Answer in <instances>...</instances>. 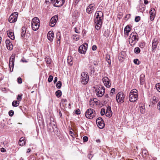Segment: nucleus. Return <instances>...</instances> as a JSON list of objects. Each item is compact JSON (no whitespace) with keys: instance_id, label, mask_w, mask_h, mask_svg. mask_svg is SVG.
I'll list each match as a JSON object with an SVG mask.
<instances>
[{"instance_id":"nucleus-11","label":"nucleus","mask_w":160,"mask_h":160,"mask_svg":"<svg viewBox=\"0 0 160 160\" xmlns=\"http://www.w3.org/2000/svg\"><path fill=\"white\" fill-rule=\"evenodd\" d=\"M18 16V13L14 12L9 17L8 21L10 23H13L16 21Z\"/></svg>"},{"instance_id":"nucleus-33","label":"nucleus","mask_w":160,"mask_h":160,"mask_svg":"<svg viewBox=\"0 0 160 160\" xmlns=\"http://www.w3.org/2000/svg\"><path fill=\"white\" fill-rule=\"evenodd\" d=\"M115 88H112L111 90L110 94L111 96L113 95L115 93Z\"/></svg>"},{"instance_id":"nucleus-54","label":"nucleus","mask_w":160,"mask_h":160,"mask_svg":"<svg viewBox=\"0 0 160 160\" xmlns=\"http://www.w3.org/2000/svg\"><path fill=\"white\" fill-rule=\"evenodd\" d=\"M75 31L76 33H80V32H79L78 30L76 28H75Z\"/></svg>"},{"instance_id":"nucleus-51","label":"nucleus","mask_w":160,"mask_h":160,"mask_svg":"<svg viewBox=\"0 0 160 160\" xmlns=\"http://www.w3.org/2000/svg\"><path fill=\"white\" fill-rule=\"evenodd\" d=\"M140 110L141 112L142 113H144V112H145L144 109L142 107L140 108Z\"/></svg>"},{"instance_id":"nucleus-24","label":"nucleus","mask_w":160,"mask_h":160,"mask_svg":"<svg viewBox=\"0 0 160 160\" xmlns=\"http://www.w3.org/2000/svg\"><path fill=\"white\" fill-rule=\"evenodd\" d=\"M130 27L129 26H126L124 29V33L125 34L128 35L129 32L130 31Z\"/></svg>"},{"instance_id":"nucleus-48","label":"nucleus","mask_w":160,"mask_h":160,"mask_svg":"<svg viewBox=\"0 0 160 160\" xmlns=\"http://www.w3.org/2000/svg\"><path fill=\"white\" fill-rule=\"evenodd\" d=\"M140 83L141 84L143 85L144 83V80L141 77L140 79Z\"/></svg>"},{"instance_id":"nucleus-46","label":"nucleus","mask_w":160,"mask_h":160,"mask_svg":"<svg viewBox=\"0 0 160 160\" xmlns=\"http://www.w3.org/2000/svg\"><path fill=\"white\" fill-rule=\"evenodd\" d=\"M83 140L84 142H86L88 141V138L87 136H84L83 138Z\"/></svg>"},{"instance_id":"nucleus-43","label":"nucleus","mask_w":160,"mask_h":160,"mask_svg":"<svg viewBox=\"0 0 160 160\" xmlns=\"http://www.w3.org/2000/svg\"><path fill=\"white\" fill-rule=\"evenodd\" d=\"M14 114V112L13 110H10L9 112V115L10 116H12Z\"/></svg>"},{"instance_id":"nucleus-27","label":"nucleus","mask_w":160,"mask_h":160,"mask_svg":"<svg viewBox=\"0 0 160 160\" xmlns=\"http://www.w3.org/2000/svg\"><path fill=\"white\" fill-rule=\"evenodd\" d=\"M158 101L157 98L155 96L153 97L151 99V102L153 104H154L157 102Z\"/></svg>"},{"instance_id":"nucleus-7","label":"nucleus","mask_w":160,"mask_h":160,"mask_svg":"<svg viewBox=\"0 0 160 160\" xmlns=\"http://www.w3.org/2000/svg\"><path fill=\"white\" fill-rule=\"evenodd\" d=\"M124 96L121 92H118L116 95V100L118 103H122L124 101Z\"/></svg>"},{"instance_id":"nucleus-21","label":"nucleus","mask_w":160,"mask_h":160,"mask_svg":"<svg viewBox=\"0 0 160 160\" xmlns=\"http://www.w3.org/2000/svg\"><path fill=\"white\" fill-rule=\"evenodd\" d=\"M97 124L99 128L102 129L104 127V123L103 121L98 122V123Z\"/></svg>"},{"instance_id":"nucleus-15","label":"nucleus","mask_w":160,"mask_h":160,"mask_svg":"<svg viewBox=\"0 0 160 160\" xmlns=\"http://www.w3.org/2000/svg\"><path fill=\"white\" fill-rule=\"evenodd\" d=\"M6 44L7 49L9 50H12L13 48V46L9 39H7L6 40Z\"/></svg>"},{"instance_id":"nucleus-4","label":"nucleus","mask_w":160,"mask_h":160,"mask_svg":"<svg viewBox=\"0 0 160 160\" xmlns=\"http://www.w3.org/2000/svg\"><path fill=\"white\" fill-rule=\"evenodd\" d=\"M39 20L37 17L33 18L32 21L31 26L32 30L36 31L38 29L40 25Z\"/></svg>"},{"instance_id":"nucleus-35","label":"nucleus","mask_w":160,"mask_h":160,"mask_svg":"<svg viewBox=\"0 0 160 160\" xmlns=\"http://www.w3.org/2000/svg\"><path fill=\"white\" fill-rule=\"evenodd\" d=\"M73 37L74 40L76 41H77L79 39V38L78 37V35H77L75 34L73 35Z\"/></svg>"},{"instance_id":"nucleus-9","label":"nucleus","mask_w":160,"mask_h":160,"mask_svg":"<svg viewBox=\"0 0 160 160\" xmlns=\"http://www.w3.org/2000/svg\"><path fill=\"white\" fill-rule=\"evenodd\" d=\"M88 44L87 43H84L80 46L78 48V52L82 54H85L87 49Z\"/></svg>"},{"instance_id":"nucleus-42","label":"nucleus","mask_w":160,"mask_h":160,"mask_svg":"<svg viewBox=\"0 0 160 160\" xmlns=\"http://www.w3.org/2000/svg\"><path fill=\"white\" fill-rule=\"evenodd\" d=\"M67 102V100L66 99H62L61 100V102L65 105L66 104V102Z\"/></svg>"},{"instance_id":"nucleus-64","label":"nucleus","mask_w":160,"mask_h":160,"mask_svg":"<svg viewBox=\"0 0 160 160\" xmlns=\"http://www.w3.org/2000/svg\"><path fill=\"white\" fill-rule=\"evenodd\" d=\"M105 98H108V94L105 95Z\"/></svg>"},{"instance_id":"nucleus-28","label":"nucleus","mask_w":160,"mask_h":160,"mask_svg":"<svg viewBox=\"0 0 160 160\" xmlns=\"http://www.w3.org/2000/svg\"><path fill=\"white\" fill-rule=\"evenodd\" d=\"M93 10L95 9V7L94 4H90L87 8L86 10Z\"/></svg>"},{"instance_id":"nucleus-19","label":"nucleus","mask_w":160,"mask_h":160,"mask_svg":"<svg viewBox=\"0 0 160 160\" xmlns=\"http://www.w3.org/2000/svg\"><path fill=\"white\" fill-rule=\"evenodd\" d=\"M156 11H150V19L151 21L154 20L156 15Z\"/></svg>"},{"instance_id":"nucleus-55","label":"nucleus","mask_w":160,"mask_h":160,"mask_svg":"<svg viewBox=\"0 0 160 160\" xmlns=\"http://www.w3.org/2000/svg\"><path fill=\"white\" fill-rule=\"evenodd\" d=\"M57 80H58V78L57 77H55L54 78V81H53V82H54V83H55V82H56L57 81Z\"/></svg>"},{"instance_id":"nucleus-31","label":"nucleus","mask_w":160,"mask_h":160,"mask_svg":"<svg viewBox=\"0 0 160 160\" xmlns=\"http://www.w3.org/2000/svg\"><path fill=\"white\" fill-rule=\"evenodd\" d=\"M140 52V49L138 47L135 48L134 49V52L137 54H138Z\"/></svg>"},{"instance_id":"nucleus-39","label":"nucleus","mask_w":160,"mask_h":160,"mask_svg":"<svg viewBox=\"0 0 160 160\" xmlns=\"http://www.w3.org/2000/svg\"><path fill=\"white\" fill-rule=\"evenodd\" d=\"M140 19V17L139 16H137L135 18V21L136 22H138Z\"/></svg>"},{"instance_id":"nucleus-25","label":"nucleus","mask_w":160,"mask_h":160,"mask_svg":"<svg viewBox=\"0 0 160 160\" xmlns=\"http://www.w3.org/2000/svg\"><path fill=\"white\" fill-rule=\"evenodd\" d=\"M72 58L71 56H69L67 58L68 63L70 65H72L73 62H72Z\"/></svg>"},{"instance_id":"nucleus-17","label":"nucleus","mask_w":160,"mask_h":160,"mask_svg":"<svg viewBox=\"0 0 160 160\" xmlns=\"http://www.w3.org/2000/svg\"><path fill=\"white\" fill-rule=\"evenodd\" d=\"M48 39L50 41H52L54 38V33L52 31H49L47 35Z\"/></svg>"},{"instance_id":"nucleus-47","label":"nucleus","mask_w":160,"mask_h":160,"mask_svg":"<svg viewBox=\"0 0 160 160\" xmlns=\"http://www.w3.org/2000/svg\"><path fill=\"white\" fill-rule=\"evenodd\" d=\"M18 82L19 83L21 84L22 83V79L20 77H19L18 78Z\"/></svg>"},{"instance_id":"nucleus-52","label":"nucleus","mask_w":160,"mask_h":160,"mask_svg":"<svg viewBox=\"0 0 160 160\" xmlns=\"http://www.w3.org/2000/svg\"><path fill=\"white\" fill-rule=\"evenodd\" d=\"M157 108L158 110L160 111V101L158 103Z\"/></svg>"},{"instance_id":"nucleus-18","label":"nucleus","mask_w":160,"mask_h":160,"mask_svg":"<svg viewBox=\"0 0 160 160\" xmlns=\"http://www.w3.org/2000/svg\"><path fill=\"white\" fill-rule=\"evenodd\" d=\"M8 36L12 40H14L15 36L13 32L11 31H8L7 32Z\"/></svg>"},{"instance_id":"nucleus-61","label":"nucleus","mask_w":160,"mask_h":160,"mask_svg":"<svg viewBox=\"0 0 160 160\" xmlns=\"http://www.w3.org/2000/svg\"><path fill=\"white\" fill-rule=\"evenodd\" d=\"M80 0H75V2L76 4H77L79 2V1H80Z\"/></svg>"},{"instance_id":"nucleus-23","label":"nucleus","mask_w":160,"mask_h":160,"mask_svg":"<svg viewBox=\"0 0 160 160\" xmlns=\"http://www.w3.org/2000/svg\"><path fill=\"white\" fill-rule=\"evenodd\" d=\"M61 33L59 32H57L56 35V38H57V43L58 44H60V40L61 39Z\"/></svg>"},{"instance_id":"nucleus-44","label":"nucleus","mask_w":160,"mask_h":160,"mask_svg":"<svg viewBox=\"0 0 160 160\" xmlns=\"http://www.w3.org/2000/svg\"><path fill=\"white\" fill-rule=\"evenodd\" d=\"M46 62L48 64H49L51 62V60L50 59L47 58L45 60Z\"/></svg>"},{"instance_id":"nucleus-56","label":"nucleus","mask_w":160,"mask_h":160,"mask_svg":"<svg viewBox=\"0 0 160 160\" xmlns=\"http://www.w3.org/2000/svg\"><path fill=\"white\" fill-rule=\"evenodd\" d=\"M148 3V2L147 0H144V3L145 4H147Z\"/></svg>"},{"instance_id":"nucleus-63","label":"nucleus","mask_w":160,"mask_h":160,"mask_svg":"<svg viewBox=\"0 0 160 160\" xmlns=\"http://www.w3.org/2000/svg\"><path fill=\"white\" fill-rule=\"evenodd\" d=\"M59 115H60V117H62V114L60 111V112H59Z\"/></svg>"},{"instance_id":"nucleus-57","label":"nucleus","mask_w":160,"mask_h":160,"mask_svg":"<svg viewBox=\"0 0 160 160\" xmlns=\"http://www.w3.org/2000/svg\"><path fill=\"white\" fill-rule=\"evenodd\" d=\"M46 2H52V0H46Z\"/></svg>"},{"instance_id":"nucleus-2","label":"nucleus","mask_w":160,"mask_h":160,"mask_svg":"<svg viewBox=\"0 0 160 160\" xmlns=\"http://www.w3.org/2000/svg\"><path fill=\"white\" fill-rule=\"evenodd\" d=\"M138 36L136 32H132L129 38V42L131 45L133 47L138 41Z\"/></svg>"},{"instance_id":"nucleus-16","label":"nucleus","mask_w":160,"mask_h":160,"mask_svg":"<svg viewBox=\"0 0 160 160\" xmlns=\"http://www.w3.org/2000/svg\"><path fill=\"white\" fill-rule=\"evenodd\" d=\"M112 112L111 110V108L110 106H108L107 108L106 112V116L108 117H111L112 115Z\"/></svg>"},{"instance_id":"nucleus-58","label":"nucleus","mask_w":160,"mask_h":160,"mask_svg":"<svg viewBox=\"0 0 160 160\" xmlns=\"http://www.w3.org/2000/svg\"><path fill=\"white\" fill-rule=\"evenodd\" d=\"M142 152L144 153V154H146L147 153V150H144L143 151H142Z\"/></svg>"},{"instance_id":"nucleus-60","label":"nucleus","mask_w":160,"mask_h":160,"mask_svg":"<svg viewBox=\"0 0 160 160\" xmlns=\"http://www.w3.org/2000/svg\"><path fill=\"white\" fill-rule=\"evenodd\" d=\"M31 151V149L30 148H28L27 150V153H29V152Z\"/></svg>"},{"instance_id":"nucleus-32","label":"nucleus","mask_w":160,"mask_h":160,"mask_svg":"<svg viewBox=\"0 0 160 160\" xmlns=\"http://www.w3.org/2000/svg\"><path fill=\"white\" fill-rule=\"evenodd\" d=\"M61 86H62V82L60 81H58L56 85V87L58 88H60L61 87Z\"/></svg>"},{"instance_id":"nucleus-12","label":"nucleus","mask_w":160,"mask_h":160,"mask_svg":"<svg viewBox=\"0 0 160 160\" xmlns=\"http://www.w3.org/2000/svg\"><path fill=\"white\" fill-rule=\"evenodd\" d=\"M58 16L55 15L51 18L50 22V25L51 27H53L56 24L58 19Z\"/></svg>"},{"instance_id":"nucleus-50","label":"nucleus","mask_w":160,"mask_h":160,"mask_svg":"<svg viewBox=\"0 0 160 160\" xmlns=\"http://www.w3.org/2000/svg\"><path fill=\"white\" fill-rule=\"evenodd\" d=\"M97 46L95 45H93L92 47V49L93 51H95L97 49Z\"/></svg>"},{"instance_id":"nucleus-36","label":"nucleus","mask_w":160,"mask_h":160,"mask_svg":"<svg viewBox=\"0 0 160 160\" xmlns=\"http://www.w3.org/2000/svg\"><path fill=\"white\" fill-rule=\"evenodd\" d=\"M134 63L137 65H139L140 64V62L138 59H136L134 60Z\"/></svg>"},{"instance_id":"nucleus-37","label":"nucleus","mask_w":160,"mask_h":160,"mask_svg":"<svg viewBox=\"0 0 160 160\" xmlns=\"http://www.w3.org/2000/svg\"><path fill=\"white\" fill-rule=\"evenodd\" d=\"M105 109L104 108H102L101 110V115L103 116L105 114Z\"/></svg>"},{"instance_id":"nucleus-20","label":"nucleus","mask_w":160,"mask_h":160,"mask_svg":"<svg viewBox=\"0 0 160 160\" xmlns=\"http://www.w3.org/2000/svg\"><path fill=\"white\" fill-rule=\"evenodd\" d=\"M124 52H121L118 55V59L121 62H122L124 59Z\"/></svg>"},{"instance_id":"nucleus-34","label":"nucleus","mask_w":160,"mask_h":160,"mask_svg":"<svg viewBox=\"0 0 160 160\" xmlns=\"http://www.w3.org/2000/svg\"><path fill=\"white\" fill-rule=\"evenodd\" d=\"M156 88L157 90L160 92V83L157 84L156 85Z\"/></svg>"},{"instance_id":"nucleus-3","label":"nucleus","mask_w":160,"mask_h":160,"mask_svg":"<svg viewBox=\"0 0 160 160\" xmlns=\"http://www.w3.org/2000/svg\"><path fill=\"white\" fill-rule=\"evenodd\" d=\"M129 101L132 102L136 101L138 99L137 90L136 89L132 90L129 94Z\"/></svg>"},{"instance_id":"nucleus-53","label":"nucleus","mask_w":160,"mask_h":160,"mask_svg":"<svg viewBox=\"0 0 160 160\" xmlns=\"http://www.w3.org/2000/svg\"><path fill=\"white\" fill-rule=\"evenodd\" d=\"M1 151L2 152H6V149L3 148H1Z\"/></svg>"},{"instance_id":"nucleus-6","label":"nucleus","mask_w":160,"mask_h":160,"mask_svg":"<svg viewBox=\"0 0 160 160\" xmlns=\"http://www.w3.org/2000/svg\"><path fill=\"white\" fill-rule=\"evenodd\" d=\"M81 82L83 84H86L89 80V76L88 74L83 72L81 74Z\"/></svg>"},{"instance_id":"nucleus-62","label":"nucleus","mask_w":160,"mask_h":160,"mask_svg":"<svg viewBox=\"0 0 160 160\" xmlns=\"http://www.w3.org/2000/svg\"><path fill=\"white\" fill-rule=\"evenodd\" d=\"M88 13H90L92 12V11H86Z\"/></svg>"},{"instance_id":"nucleus-1","label":"nucleus","mask_w":160,"mask_h":160,"mask_svg":"<svg viewBox=\"0 0 160 160\" xmlns=\"http://www.w3.org/2000/svg\"><path fill=\"white\" fill-rule=\"evenodd\" d=\"M95 25L96 29L99 30L102 26L103 18V13L101 11H97L95 14Z\"/></svg>"},{"instance_id":"nucleus-8","label":"nucleus","mask_w":160,"mask_h":160,"mask_svg":"<svg viewBox=\"0 0 160 160\" xmlns=\"http://www.w3.org/2000/svg\"><path fill=\"white\" fill-rule=\"evenodd\" d=\"M105 92L104 87L101 86L98 88L96 89V95L98 97H101L104 95Z\"/></svg>"},{"instance_id":"nucleus-22","label":"nucleus","mask_w":160,"mask_h":160,"mask_svg":"<svg viewBox=\"0 0 160 160\" xmlns=\"http://www.w3.org/2000/svg\"><path fill=\"white\" fill-rule=\"evenodd\" d=\"M25 139L24 137H21L19 141V145L20 146H23L25 144Z\"/></svg>"},{"instance_id":"nucleus-49","label":"nucleus","mask_w":160,"mask_h":160,"mask_svg":"<svg viewBox=\"0 0 160 160\" xmlns=\"http://www.w3.org/2000/svg\"><path fill=\"white\" fill-rule=\"evenodd\" d=\"M75 112L77 114L79 115L80 114V111L79 109L76 110Z\"/></svg>"},{"instance_id":"nucleus-29","label":"nucleus","mask_w":160,"mask_h":160,"mask_svg":"<svg viewBox=\"0 0 160 160\" xmlns=\"http://www.w3.org/2000/svg\"><path fill=\"white\" fill-rule=\"evenodd\" d=\"M19 104V101H14L12 102V106L14 107H17L18 106Z\"/></svg>"},{"instance_id":"nucleus-30","label":"nucleus","mask_w":160,"mask_h":160,"mask_svg":"<svg viewBox=\"0 0 160 160\" xmlns=\"http://www.w3.org/2000/svg\"><path fill=\"white\" fill-rule=\"evenodd\" d=\"M62 95V92L61 90H58L56 92V95L58 98L60 97Z\"/></svg>"},{"instance_id":"nucleus-41","label":"nucleus","mask_w":160,"mask_h":160,"mask_svg":"<svg viewBox=\"0 0 160 160\" xmlns=\"http://www.w3.org/2000/svg\"><path fill=\"white\" fill-rule=\"evenodd\" d=\"M17 99L18 100V101H21L22 99V95H18Z\"/></svg>"},{"instance_id":"nucleus-40","label":"nucleus","mask_w":160,"mask_h":160,"mask_svg":"<svg viewBox=\"0 0 160 160\" xmlns=\"http://www.w3.org/2000/svg\"><path fill=\"white\" fill-rule=\"evenodd\" d=\"M109 35V34L108 33V30L107 31H105L104 33V35L105 37H107V36H108Z\"/></svg>"},{"instance_id":"nucleus-5","label":"nucleus","mask_w":160,"mask_h":160,"mask_svg":"<svg viewBox=\"0 0 160 160\" xmlns=\"http://www.w3.org/2000/svg\"><path fill=\"white\" fill-rule=\"evenodd\" d=\"M96 115V112L95 110L92 108L88 109L86 112L85 116L86 117L89 119H92Z\"/></svg>"},{"instance_id":"nucleus-10","label":"nucleus","mask_w":160,"mask_h":160,"mask_svg":"<svg viewBox=\"0 0 160 160\" xmlns=\"http://www.w3.org/2000/svg\"><path fill=\"white\" fill-rule=\"evenodd\" d=\"M15 57V54H12L9 59V68L10 71L11 72H12L13 71Z\"/></svg>"},{"instance_id":"nucleus-45","label":"nucleus","mask_w":160,"mask_h":160,"mask_svg":"<svg viewBox=\"0 0 160 160\" xmlns=\"http://www.w3.org/2000/svg\"><path fill=\"white\" fill-rule=\"evenodd\" d=\"M99 121H103L102 118H98L96 120V123H98V122H99Z\"/></svg>"},{"instance_id":"nucleus-13","label":"nucleus","mask_w":160,"mask_h":160,"mask_svg":"<svg viewBox=\"0 0 160 160\" xmlns=\"http://www.w3.org/2000/svg\"><path fill=\"white\" fill-rule=\"evenodd\" d=\"M158 40L156 38H154L152 42V50L153 52H155L158 45Z\"/></svg>"},{"instance_id":"nucleus-14","label":"nucleus","mask_w":160,"mask_h":160,"mask_svg":"<svg viewBox=\"0 0 160 160\" xmlns=\"http://www.w3.org/2000/svg\"><path fill=\"white\" fill-rule=\"evenodd\" d=\"M102 80L104 85L106 87L109 88L110 86L111 83L110 82L109 79L108 77H104Z\"/></svg>"},{"instance_id":"nucleus-38","label":"nucleus","mask_w":160,"mask_h":160,"mask_svg":"<svg viewBox=\"0 0 160 160\" xmlns=\"http://www.w3.org/2000/svg\"><path fill=\"white\" fill-rule=\"evenodd\" d=\"M53 78V76L52 75H50L49 77V78H48V81L49 82H51L52 81Z\"/></svg>"},{"instance_id":"nucleus-26","label":"nucleus","mask_w":160,"mask_h":160,"mask_svg":"<svg viewBox=\"0 0 160 160\" xmlns=\"http://www.w3.org/2000/svg\"><path fill=\"white\" fill-rule=\"evenodd\" d=\"M26 28L25 27H22V29L21 35L22 38L24 37L26 33Z\"/></svg>"},{"instance_id":"nucleus-59","label":"nucleus","mask_w":160,"mask_h":160,"mask_svg":"<svg viewBox=\"0 0 160 160\" xmlns=\"http://www.w3.org/2000/svg\"><path fill=\"white\" fill-rule=\"evenodd\" d=\"M96 141L98 143H100V140L99 139H97L96 140Z\"/></svg>"}]
</instances>
